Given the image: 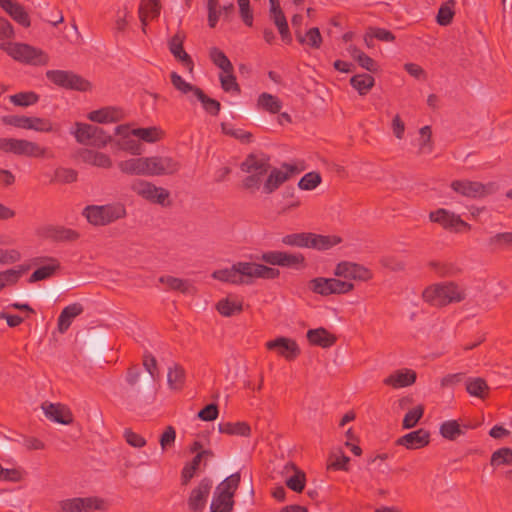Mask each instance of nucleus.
I'll return each instance as SVG.
<instances>
[{
    "mask_svg": "<svg viewBox=\"0 0 512 512\" xmlns=\"http://www.w3.org/2000/svg\"><path fill=\"white\" fill-rule=\"evenodd\" d=\"M348 51L350 52L353 59H355L363 69L369 72H376L378 70L377 63L357 47L350 46Z\"/></svg>",
    "mask_w": 512,
    "mask_h": 512,
    "instance_id": "obj_40",
    "label": "nucleus"
},
{
    "mask_svg": "<svg viewBox=\"0 0 512 512\" xmlns=\"http://www.w3.org/2000/svg\"><path fill=\"white\" fill-rule=\"evenodd\" d=\"M143 366L146 374L142 376V386L137 387V394L155 392V382L159 378V370L156 358L146 351L143 355Z\"/></svg>",
    "mask_w": 512,
    "mask_h": 512,
    "instance_id": "obj_12",
    "label": "nucleus"
},
{
    "mask_svg": "<svg viewBox=\"0 0 512 512\" xmlns=\"http://www.w3.org/2000/svg\"><path fill=\"white\" fill-rule=\"evenodd\" d=\"M167 382L171 389L181 390L185 382V370L183 367L175 364L173 367L169 368Z\"/></svg>",
    "mask_w": 512,
    "mask_h": 512,
    "instance_id": "obj_42",
    "label": "nucleus"
},
{
    "mask_svg": "<svg viewBox=\"0 0 512 512\" xmlns=\"http://www.w3.org/2000/svg\"><path fill=\"white\" fill-rule=\"evenodd\" d=\"M39 100V96L32 91L20 92L10 96V102L15 106L28 107L36 104Z\"/></svg>",
    "mask_w": 512,
    "mask_h": 512,
    "instance_id": "obj_51",
    "label": "nucleus"
},
{
    "mask_svg": "<svg viewBox=\"0 0 512 512\" xmlns=\"http://www.w3.org/2000/svg\"><path fill=\"white\" fill-rule=\"evenodd\" d=\"M307 339L311 345L321 348H329L337 341V337L323 327L308 330Z\"/></svg>",
    "mask_w": 512,
    "mask_h": 512,
    "instance_id": "obj_23",
    "label": "nucleus"
},
{
    "mask_svg": "<svg viewBox=\"0 0 512 512\" xmlns=\"http://www.w3.org/2000/svg\"><path fill=\"white\" fill-rule=\"evenodd\" d=\"M455 4V0H448L440 6L436 17L439 25L447 26L452 22Z\"/></svg>",
    "mask_w": 512,
    "mask_h": 512,
    "instance_id": "obj_48",
    "label": "nucleus"
},
{
    "mask_svg": "<svg viewBox=\"0 0 512 512\" xmlns=\"http://www.w3.org/2000/svg\"><path fill=\"white\" fill-rule=\"evenodd\" d=\"M440 434L443 438L453 441L463 435L464 431L456 420H448L441 424Z\"/></svg>",
    "mask_w": 512,
    "mask_h": 512,
    "instance_id": "obj_47",
    "label": "nucleus"
},
{
    "mask_svg": "<svg viewBox=\"0 0 512 512\" xmlns=\"http://www.w3.org/2000/svg\"><path fill=\"white\" fill-rule=\"evenodd\" d=\"M47 261V265L39 267L30 275L28 280L29 283L48 279L60 269V262L56 258L49 257L47 258Z\"/></svg>",
    "mask_w": 512,
    "mask_h": 512,
    "instance_id": "obj_29",
    "label": "nucleus"
},
{
    "mask_svg": "<svg viewBox=\"0 0 512 512\" xmlns=\"http://www.w3.org/2000/svg\"><path fill=\"white\" fill-rule=\"evenodd\" d=\"M0 48L15 61L33 65L44 66L49 62V56L43 50L24 43L4 42Z\"/></svg>",
    "mask_w": 512,
    "mask_h": 512,
    "instance_id": "obj_4",
    "label": "nucleus"
},
{
    "mask_svg": "<svg viewBox=\"0 0 512 512\" xmlns=\"http://www.w3.org/2000/svg\"><path fill=\"white\" fill-rule=\"evenodd\" d=\"M490 464L494 467L502 465L512 466V449L508 447H502L494 451L490 458Z\"/></svg>",
    "mask_w": 512,
    "mask_h": 512,
    "instance_id": "obj_49",
    "label": "nucleus"
},
{
    "mask_svg": "<svg viewBox=\"0 0 512 512\" xmlns=\"http://www.w3.org/2000/svg\"><path fill=\"white\" fill-rule=\"evenodd\" d=\"M429 219L451 232L460 233L471 230V225L462 220L460 215L444 208L430 212Z\"/></svg>",
    "mask_w": 512,
    "mask_h": 512,
    "instance_id": "obj_10",
    "label": "nucleus"
},
{
    "mask_svg": "<svg viewBox=\"0 0 512 512\" xmlns=\"http://www.w3.org/2000/svg\"><path fill=\"white\" fill-rule=\"evenodd\" d=\"M119 170L127 175H147L146 158H130L118 163Z\"/></svg>",
    "mask_w": 512,
    "mask_h": 512,
    "instance_id": "obj_27",
    "label": "nucleus"
},
{
    "mask_svg": "<svg viewBox=\"0 0 512 512\" xmlns=\"http://www.w3.org/2000/svg\"><path fill=\"white\" fill-rule=\"evenodd\" d=\"M139 10L145 12L151 19L159 17L161 12L160 0H141Z\"/></svg>",
    "mask_w": 512,
    "mask_h": 512,
    "instance_id": "obj_61",
    "label": "nucleus"
},
{
    "mask_svg": "<svg viewBox=\"0 0 512 512\" xmlns=\"http://www.w3.org/2000/svg\"><path fill=\"white\" fill-rule=\"evenodd\" d=\"M220 433L227 435H236L247 437L251 433V428L246 422H222L218 425Z\"/></svg>",
    "mask_w": 512,
    "mask_h": 512,
    "instance_id": "obj_31",
    "label": "nucleus"
},
{
    "mask_svg": "<svg viewBox=\"0 0 512 512\" xmlns=\"http://www.w3.org/2000/svg\"><path fill=\"white\" fill-rule=\"evenodd\" d=\"M46 78L56 86L68 90L87 91L91 84L80 75L66 70H48Z\"/></svg>",
    "mask_w": 512,
    "mask_h": 512,
    "instance_id": "obj_8",
    "label": "nucleus"
},
{
    "mask_svg": "<svg viewBox=\"0 0 512 512\" xmlns=\"http://www.w3.org/2000/svg\"><path fill=\"white\" fill-rule=\"evenodd\" d=\"M466 391L474 397L485 398L489 387L486 381L481 377L468 378L466 381Z\"/></svg>",
    "mask_w": 512,
    "mask_h": 512,
    "instance_id": "obj_39",
    "label": "nucleus"
},
{
    "mask_svg": "<svg viewBox=\"0 0 512 512\" xmlns=\"http://www.w3.org/2000/svg\"><path fill=\"white\" fill-rule=\"evenodd\" d=\"M131 190L151 203L162 206L169 205V191L162 187H157L151 182L140 179L135 180L131 184Z\"/></svg>",
    "mask_w": 512,
    "mask_h": 512,
    "instance_id": "obj_9",
    "label": "nucleus"
},
{
    "mask_svg": "<svg viewBox=\"0 0 512 512\" xmlns=\"http://www.w3.org/2000/svg\"><path fill=\"white\" fill-rule=\"evenodd\" d=\"M350 84L359 95L364 96L373 88L375 79L367 73L357 74L351 77Z\"/></svg>",
    "mask_w": 512,
    "mask_h": 512,
    "instance_id": "obj_33",
    "label": "nucleus"
},
{
    "mask_svg": "<svg viewBox=\"0 0 512 512\" xmlns=\"http://www.w3.org/2000/svg\"><path fill=\"white\" fill-rule=\"evenodd\" d=\"M131 134L147 143H155L163 137V131L155 126L132 129Z\"/></svg>",
    "mask_w": 512,
    "mask_h": 512,
    "instance_id": "obj_37",
    "label": "nucleus"
},
{
    "mask_svg": "<svg viewBox=\"0 0 512 512\" xmlns=\"http://www.w3.org/2000/svg\"><path fill=\"white\" fill-rule=\"evenodd\" d=\"M74 135L77 142L97 148L105 147L112 140V136L103 128L87 123H76Z\"/></svg>",
    "mask_w": 512,
    "mask_h": 512,
    "instance_id": "obj_7",
    "label": "nucleus"
},
{
    "mask_svg": "<svg viewBox=\"0 0 512 512\" xmlns=\"http://www.w3.org/2000/svg\"><path fill=\"white\" fill-rule=\"evenodd\" d=\"M466 298V290L454 281L435 283L426 287L422 299L437 308L446 307L452 303H460Z\"/></svg>",
    "mask_w": 512,
    "mask_h": 512,
    "instance_id": "obj_2",
    "label": "nucleus"
},
{
    "mask_svg": "<svg viewBox=\"0 0 512 512\" xmlns=\"http://www.w3.org/2000/svg\"><path fill=\"white\" fill-rule=\"evenodd\" d=\"M84 311V307L81 303H72L66 306L60 313L58 317V330L60 333L66 332L74 318L82 314Z\"/></svg>",
    "mask_w": 512,
    "mask_h": 512,
    "instance_id": "obj_24",
    "label": "nucleus"
},
{
    "mask_svg": "<svg viewBox=\"0 0 512 512\" xmlns=\"http://www.w3.org/2000/svg\"><path fill=\"white\" fill-rule=\"evenodd\" d=\"M309 288L316 294H320L322 296L331 295L330 290V280L329 278L317 277L309 282Z\"/></svg>",
    "mask_w": 512,
    "mask_h": 512,
    "instance_id": "obj_59",
    "label": "nucleus"
},
{
    "mask_svg": "<svg viewBox=\"0 0 512 512\" xmlns=\"http://www.w3.org/2000/svg\"><path fill=\"white\" fill-rule=\"evenodd\" d=\"M451 189L466 198L479 199L496 193L498 185L495 182L481 183L468 179L454 180L450 184Z\"/></svg>",
    "mask_w": 512,
    "mask_h": 512,
    "instance_id": "obj_6",
    "label": "nucleus"
},
{
    "mask_svg": "<svg viewBox=\"0 0 512 512\" xmlns=\"http://www.w3.org/2000/svg\"><path fill=\"white\" fill-rule=\"evenodd\" d=\"M416 381V373L413 370H397L383 381L385 385L393 388H402L412 385Z\"/></svg>",
    "mask_w": 512,
    "mask_h": 512,
    "instance_id": "obj_26",
    "label": "nucleus"
},
{
    "mask_svg": "<svg viewBox=\"0 0 512 512\" xmlns=\"http://www.w3.org/2000/svg\"><path fill=\"white\" fill-rule=\"evenodd\" d=\"M46 238L56 242H74L80 234L73 229L63 226H49L45 229Z\"/></svg>",
    "mask_w": 512,
    "mask_h": 512,
    "instance_id": "obj_25",
    "label": "nucleus"
},
{
    "mask_svg": "<svg viewBox=\"0 0 512 512\" xmlns=\"http://www.w3.org/2000/svg\"><path fill=\"white\" fill-rule=\"evenodd\" d=\"M115 134L120 138L116 141L119 150L129 152L132 155H141L143 148L141 143L134 139L128 125H118L115 128Z\"/></svg>",
    "mask_w": 512,
    "mask_h": 512,
    "instance_id": "obj_14",
    "label": "nucleus"
},
{
    "mask_svg": "<svg viewBox=\"0 0 512 512\" xmlns=\"http://www.w3.org/2000/svg\"><path fill=\"white\" fill-rule=\"evenodd\" d=\"M257 104L260 108L272 113L276 114L282 108V102L275 96L269 93H262L258 97Z\"/></svg>",
    "mask_w": 512,
    "mask_h": 512,
    "instance_id": "obj_45",
    "label": "nucleus"
},
{
    "mask_svg": "<svg viewBox=\"0 0 512 512\" xmlns=\"http://www.w3.org/2000/svg\"><path fill=\"white\" fill-rule=\"evenodd\" d=\"M212 488V480L208 477L203 478L197 487H195L189 496V509L195 512H201L205 507L206 499Z\"/></svg>",
    "mask_w": 512,
    "mask_h": 512,
    "instance_id": "obj_16",
    "label": "nucleus"
},
{
    "mask_svg": "<svg viewBox=\"0 0 512 512\" xmlns=\"http://www.w3.org/2000/svg\"><path fill=\"white\" fill-rule=\"evenodd\" d=\"M46 152L47 149L40 146L36 142H32L26 139H19L17 156L39 158L44 157Z\"/></svg>",
    "mask_w": 512,
    "mask_h": 512,
    "instance_id": "obj_30",
    "label": "nucleus"
},
{
    "mask_svg": "<svg viewBox=\"0 0 512 512\" xmlns=\"http://www.w3.org/2000/svg\"><path fill=\"white\" fill-rule=\"evenodd\" d=\"M295 37L301 45H306L313 49L320 48L322 44V36L317 27L310 28L306 33H302L300 29H296Z\"/></svg>",
    "mask_w": 512,
    "mask_h": 512,
    "instance_id": "obj_28",
    "label": "nucleus"
},
{
    "mask_svg": "<svg viewBox=\"0 0 512 512\" xmlns=\"http://www.w3.org/2000/svg\"><path fill=\"white\" fill-rule=\"evenodd\" d=\"M322 182L320 173L312 171L306 173L298 182V188L304 191H311L318 187Z\"/></svg>",
    "mask_w": 512,
    "mask_h": 512,
    "instance_id": "obj_52",
    "label": "nucleus"
},
{
    "mask_svg": "<svg viewBox=\"0 0 512 512\" xmlns=\"http://www.w3.org/2000/svg\"><path fill=\"white\" fill-rule=\"evenodd\" d=\"M221 128L224 134L238 139L242 143H249L252 140V134L243 129L234 128L227 123H222Z\"/></svg>",
    "mask_w": 512,
    "mask_h": 512,
    "instance_id": "obj_57",
    "label": "nucleus"
},
{
    "mask_svg": "<svg viewBox=\"0 0 512 512\" xmlns=\"http://www.w3.org/2000/svg\"><path fill=\"white\" fill-rule=\"evenodd\" d=\"M41 408L45 416L53 422L69 425L74 420L71 410L64 404L44 402Z\"/></svg>",
    "mask_w": 512,
    "mask_h": 512,
    "instance_id": "obj_15",
    "label": "nucleus"
},
{
    "mask_svg": "<svg viewBox=\"0 0 512 512\" xmlns=\"http://www.w3.org/2000/svg\"><path fill=\"white\" fill-rule=\"evenodd\" d=\"M201 455H195L193 459L186 463L181 472V484L187 485L190 480L196 475L199 470V466L201 463Z\"/></svg>",
    "mask_w": 512,
    "mask_h": 512,
    "instance_id": "obj_50",
    "label": "nucleus"
},
{
    "mask_svg": "<svg viewBox=\"0 0 512 512\" xmlns=\"http://www.w3.org/2000/svg\"><path fill=\"white\" fill-rule=\"evenodd\" d=\"M81 512L106 511L108 509L107 502L97 496L79 497Z\"/></svg>",
    "mask_w": 512,
    "mask_h": 512,
    "instance_id": "obj_36",
    "label": "nucleus"
},
{
    "mask_svg": "<svg viewBox=\"0 0 512 512\" xmlns=\"http://www.w3.org/2000/svg\"><path fill=\"white\" fill-rule=\"evenodd\" d=\"M216 309L222 316L231 317L243 311V303L242 301L225 298L217 303Z\"/></svg>",
    "mask_w": 512,
    "mask_h": 512,
    "instance_id": "obj_35",
    "label": "nucleus"
},
{
    "mask_svg": "<svg viewBox=\"0 0 512 512\" xmlns=\"http://www.w3.org/2000/svg\"><path fill=\"white\" fill-rule=\"evenodd\" d=\"M125 113L119 107H104L88 114V119L97 123H114L123 120Z\"/></svg>",
    "mask_w": 512,
    "mask_h": 512,
    "instance_id": "obj_21",
    "label": "nucleus"
},
{
    "mask_svg": "<svg viewBox=\"0 0 512 512\" xmlns=\"http://www.w3.org/2000/svg\"><path fill=\"white\" fill-rule=\"evenodd\" d=\"M83 214L87 221L95 226H105L126 216L123 204H107L102 206H87Z\"/></svg>",
    "mask_w": 512,
    "mask_h": 512,
    "instance_id": "obj_5",
    "label": "nucleus"
},
{
    "mask_svg": "<svg viewBox=\"0 0 512 512\" xmlns=\"http://www.w3.org/2000/svg\"><path fill=\"white\" fill-rule=\"evenodd\" d=\"M430 442V433L420 428L409 432L396 440V444L407 449L415 450L427 446Z\"/></svg>",
    "mask_w": 512,
    "mask_h": 512,
    "instance_id": "obj_19",
    "label": "nucleus"
},
{
    "mask_svg": "<svg viewBox=\"0 0 512 512\" xmlns=\"http://www.w3.org/2000/svg\"><path fill=\"white\" fill-rule=\"evenodd\" d=\"M79 157L84 163L95 167L104 169H109L112 167L111 158L109 155L103 152H98L91 149H81L79 151Z\"/></svg>",
    "mask_w": 512,
    "mask_h": 512,
    "instance_id": "obj_22",
    "label": "nucleus"
},
{
    "mask_svg": "<svg viewBox=\"0 0 512 512\" xmlns=\"http://www.w3.org/2000/svg\"><path fill=\"white\" fill-rule=\"evenodd\" d=\"M288 179V172H282L281 170L274 168L271 170L266 181L263 185L265 193L270 194L275 191L283 182Z\"/></svg>",
    "mask_w": 512,
    "mask_h": 512,
    "instance_id": "obj_38",
    "label": "nucleus"
},
{
    "mask_svg": "<svg viewBox=\"0 0 512 512\" xmlns=\"http://www.w3.org/2000/svg\"><path fill=\"white\" fill-rule=\"evenodd\" d=\"M350 461V458L346 456L342 450H337L335 452H332L327 461V469L330 470H342V471H348V463Z\"/></svg>",
    "mask_w": 512,
    "mask_h": 512,
    "instance_id": "obj_43",
    "label": "nucleus"
},
{
    "mask_svg": "<svg viewBox=\"0 0 512 512\" xmlns=\"http://www.w3.org/2000/svg\"><path fill=\"white\" fill-rule=\"evenodd\" d=\"M488 244L493 249H503L506 246L512 245V233L511 232L498 233L489 238Z\"/></svg>",
    "mask_w": 512,
    "mask_h": 512,
    "instance_id": "obj_60",
    "label": "nucleus"
},
{
    "mask_svg": "<svg viewBox=\"0 0 512 512\" xmlns=\"http://www.w3.org/2000/svg\"><path fill=\"white\" fill-rule=\"evenodd\" d=\"M260 259L271 265L287 266L288 253L280 251H270L263 253Z\"/></svg>",
    "mask_w": 512,
    "mask_h": 512,
    "instance_id": "obj_56",
    "label": "nucleus"
},
{
    "mask_svg": "<svg viewBox=\"0 0 512 512\" xmlns=\"http://www.w3.org/2000/svg\"><path fill=\"white\" fill-rule=\"evenodd\" d=\"M341 242L342 238L337 235H320L313 233L311 248L319 251H326L340 244Z\"/></svg>",
    "mask_w": 512,
    "mask_h": 512,
    "instance_id": "obj_34",
    "label": "nucleus"
},
{
    "mask_svg": "<svg viewBox=\"0 0 512 512\" xmlns=\"http://www.w3.org/2000/svg\"><path fill=\"white\" fill-rule=\"evenodd\" d=\"M248 175L243 179L242 186L245 190L254 193L259 190L264 174L247 173Z\"/></svg>",
    "mask_w": 512,
    "mask_h": 512,
    "instance_id": "obj_64",
    "label": "nucleus"
},
{
    "mask_svg": "<svg viewBox=\"0 0 512 512\" xmlns=\"http://www.w3.org/2000/svg\"><path fill=\"white\" fill-rule=\"evenodd\" d=\"M424 414V406L417 405L413 409L409 410L403 419L402 426L404 429H410L417 425L419 420L422 418Z\"/></svg>",
    "mask_w": 512,
    "mask_h": 512,
    "instance_id": "obj_54",
    "label": "nucleus"
},
{
    "mask_svg": "<svg viewBox=\"0 0 512 512\" xmlns=\"http://www.w3.org/2000/svg\"><path fill=\"white\" fill-rule=\"evenodd\" d=\"M159 282L166 285L167 289L180 291L184 294H190L194 291V287L188 280H183L170 275L161 276Z\"/></svg>",
    "mask_w": 512,
    "mask_h": 512,
    "instance_id": "obj_32",
    "label": "nucleus"
},
{
    "mask_svg": "<svg viewBox=\"0 0 512 512\" xmlns=\"http://www.w3.org/2000/svg\"><path fill=\"white\" fill-rule=\"evenodd\" d=\"M265 347L269 351H274L277 353V355L288 359V338L278 337L274 340L266 342Z\"/></svg>",
    "mask_w": 512,
    "mask_h": 512,
    "instance_id": "obj_58",
    "label": "nucleus"
},
{
    "mask_svg": "<svg viewBox=\"0 0 512 512\" xmlns=\"http://www.w3.org/2000/svg\"><path fill=\"white\" fill-rule=\"evenodd\" d=\"M313 240V233L302 232L290 234V246H296L301 248H311Z\"/></svg>",
    "mask_w": 512,
    "mask_h": 512,
    "instance_id": "obj_62",
    "label": "nucleus"
},
{
    "mask_svg": "<svg viewBox=\"0 0 512 512\" xmlns=\"http://www.w3.org/2000/svg\"><path fill=\"white\" fill-rule=\"evenodd\" d=\"M211 61L223 72H233V65L228 57L217 47H212L209 52Z\"/></svg>",
    "mask_w": 512,
    "mask_h": 512,
    "instance_id": "obj_46",
    "label": "nucleus"
},
{
    "mask_svg": "<svg viewBox=\"0 0 512 512\" xmlns=\"http://www.w3.org/2000/svg\"><path fill=\"white\" fill-rule=\"evenodd\" d=\"M146 158L147 176L172 175L179 171L181 164L169 156H151Z\"/></svg>",
    "mask_w": 512,
    "mask_h": 512,
    "instance_id": "obj_11",
    "label": "nucleus"
},
{
    "mask_svg": "<svg viewBox=\"0 0 512 512\" xmlns=\"http://www.w3.org/2000/svg\"><path fill=\"white\" fill-rule=\"evenodd\" d=\"M278 275V269L253 262H237L230 268L216 270L212 273L214 279L231 284L250 283L245 278L274 279Z\"/></svg>",
    "mask_w": 512,
    "mask_h": 512,
    "instance_id": "obj_1",
    "label": "nucleus"
},
{
    "mask_svg": "<svg viewBox=\"0 0 512 512\" xmlns=\"http://www.w3.org/2000/svg\"><path fill=\"white\" fill-rule=\"evenodd\" d=\"M270 158L264 153H251L241 163V170L245 173L267 175L270 169Z\"/></svg>",
    "mask_w": 512,
    "mask_h": 512,
    "instance_id": "obj_17",
    "label": "nucleus"
},
{
    "mask_svg": "<svg viewBox=\"0 0 512 512\" xmlns=\"http://www.w3.org/2000/svg\"><path fill=\"white\" fill-rule=\"evenodd\" d=\"M171 83L176 90L183 95L192 94L193 96L198 95V91L201 89L191 83L185 81L177 72L173 71L170 74Z\"/></svg>",
    "mask_w": 512,
    "mask_h": 512,
    "instance_id": "obj_41",
    "label": "nucleus"
},
{
    "mask_svg": "<svg viewBox=\"0 0 512 512\" xmlns=\"http://www.w3.org/2000/svg\"><path fill=\"white\" fill-rule=\"evenodd\" d=\"M334 274L338 277L361 281H368L372 278V273L368 268L348 261L338 263Z\"/></svg>",
    "mask_w": 512,
    "mask_h": 512,
    "instance_id": "obj_13",
    "label": "nucleus"
},
{
    "mask_svg": "<svg viewBox=\"0 0 512 512\" xmlns=\"http://www.w3.org/2000/svg\"><path fill=\"white\" fill-rule=\"evenodd\" d=\"M420 143H419V154H429L433 150V144L431 141L432 131L431 127L426 125L419 131Z\"/></svg>",
    "mask_w": 512,
    "mask_h": 512,
    "instance_id": "obj_55",
    "label": "nucleus"
},
{
    "mask_svg": "<svg viewBox=\"0 0 512 512\" xmlns=\"http://www.w3.org/2000/svg\"><path fill=\"white\" fill-rule=\"evenodd\" d=\"M220 82L221 87L225 92L233 91L240 93V87L233 72H223V74H220Z\"/></svg>",
    "mask_w": 512,
    "mask_h": 512,
    "instance_id": "obj_63",
    "label": "nucleus"
},
{
    "mask_svg": "<svg viewBox=\"0 0 512 512\" xmlns=\"http://www.w3.org/2000/svg\"><path fill=\"white\" fill-rule=\"evenodd\" d=\"M290 490L301 493L306 485V475L295 464L290 462Z\"/></svg>",
    "mask_w": 512,
    "mask_h": 512,
    "instance_id": "obj_44",
    "label": "nucleus"
},
{
    "mask_svg": "<svg viewBox=\"0 0 512 512\" xmlns=\"http://www.w3.org/2000/svg\"><path fill=\"white\" fill-rule=\"evenodd\" d=\"M241 476L235 472L225 478L214 490L210 512H232L234 495L239 487Z\"/></svg>",
    "mask_w": 512,
    "mask_h": 512,
    "instance_id": "obj_3",
    "label": "nucleus"
},
{
    "mask_svg": "<svg viewBox=\"0 0 512 512\" xmlns=\"http://www.w3.org/2000/svg\"><path fill=\"white\" fill-rule=\"evenodd\" d=\"M185 40V34L177 32L168 42V47L171 54L180 61L184 67L188 69L190 73L193 72L194 63L191 56L184 50L183 43Z\"/></svg>",
    "mask_w": 512,
    "mask_h": 512,
    "instance_id": "obj_18",
    "label": "nucleus"
},
{
    "mask_svg": "<svg viewBox=\"0 0 512 512\" xmlns=\"http://www.w3.org/2000/svg\"><path fill=\"white\" fill-rule=\"evenodd\" d=\"M196 98L201 102L203 109L212 116H217L221 109L219 101L208 97L203 90L198 91Z\"/></svg>",
    "mask_w": 512,
    "mask_h": 512,
    "instance_id": "obj_53",
    "label": "nucleus"
},
{
    "mask_svg": "<svg viewBox=\"0 0 512 512\" xmlns=\"http://www.w3.org/2000/svg\"><path fill=\"white\" fill-rule=\"evenodd\" d=\"M0 7L19 25L28 28L30 16L24 6L13 0H0Z\"/></svg>",
    "mask_w": 512,
    "mask_h": 512,
    "instance_id": "obj_20",
    "label": "nucleus"
}]
</instances>
